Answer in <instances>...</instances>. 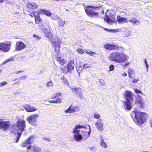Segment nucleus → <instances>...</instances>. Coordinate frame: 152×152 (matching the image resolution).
Returning a JSON list of instances; mask_svg holds the SVG:
<instances>
[{"label": "nucleus", "mask_w": 152, "mask_h": 152, "mask_svg": "<svg viewBox=\"0 0 152 152\" xmlns=\"http://www.w3.org/2000/svg\"><path fill=\"white\" fill-rule=\"evenodd\" d=\"M26 127V122L25 120H18L16 124V126H14L12 132L14 134L18 133L16 142H18L21 135L22 132L24 130Z\"/></svg>", "instance_id": "obj_1"}, {"label": "nucleus", "mask_w": 152, "mask_h": 152, "mask_svg": "<svg viewBox=\"0 0 152 152\" xmlns=\"http://www.w3.org/2000/svg\"><path fill=\"white\" fill-rule=\"evenodd\" d=\"M131 115L133 118H135V120L134 121L135 123L140 126L142 124L145 120L147 113L134 110L131 112Z\"/></svg>", "instance_id": "obj_2"}, {"label": "nucleus", "mask_w": 152, "mask_h": 152, "mask_svg": "<svg viewBox=\"0 0 152 152\" xmlns=\"http://www.w3.org/2000/svg\"><path fill=\"white\" fill-rule=\"evenodd\" d=\"M101 6L95 7L91 6H87L85 9V12L88 16L90 17L97 18L99 16V13L95 12L94 10H98Z\"/></svg>", "instance_id": "obj_3"}, {"label": "nucleus", "mask_w": 152, "mask_h": 152, "mask_svg": "<svg viewBox=\"0 0 152 152\" xmlns=\"http://www.w3.org/2000/svg\"><path fill=\"white\" fill-rule=\"evenodd\" d=\"M52 46L56 53L59 52L60 44L61 43L60 39L54 38L51 39Z\"/></svg>", "instance_id": "obj_4"}, {"label": "nucleus", "mask_w": 152, "mask_h": 152, "mask_svg": "<svg viewBox=\"0 0 152 152\" xmlns=\"http://www.w3.org/2000/svg\"><path fill=\"white\" fill-rule=\"evenodd\" d=\"M74 66V61L71 60L68 64L67 66L63 67L62 68V72L65 74L70 71L72 70Z\"/></svg>", "instance_id": "obj_5"}, {"label": "nucleus", "mask_w": 152, "mask_h": 152, "mask_svg": "<svg viewBox=\"0 0 152 152\" xmlns=\"http://www.w3.org/2000/svg\"><path fill=\"white\" fill-rule=\"evenodd\" d=\"M39 116L37 114H34L29 116L26 118L27 121L32 125H36V121L37 118Z\"/></svg>", "instance_id": "obj_6"}, {"label": "nucleus", "mask_w": 152, "mask_h": 152, "mask_svg": "<svg viewBox=\"0 0 152 152\" xmlns=\"http://www.w3.org/2000/svg\"><path fill=\"white\" fill-rule=\"evenodd\" d=\"M135 105L136 106L135 109H141L144 107L145 104L144 101L140 96L136 100Z\"/></svg>", "instance_id": "obj_7"}, {"label": "nucleus", "mask_w": 152, "mask_h": 152, "mask_svg": "<svg viewBox=\"0 0 152 152\" xmlns=\"http://www.w3.org/2000/svg\"><path fill=\"white\" fill-rule=\"evenodd\" d=\"M11 44L9 42H4L0 44V50L4 52H8L10 50Z\"/></svg>", "instance_id": "obj_8"}, {"label": "nucleus", "mask_w": 152, "mask_h": 152, "mask_svg": "<svg viewBox=\"0 0 152 152\" xmlns=\"http://www.w3.org/2000/svg\"><path fill=\"white\" fill-rule=\"evenodd\" d=\"M89 130L88 132L85 131H83L82 130H77V134H81L83 139L84 140L87 139L88 137L90 136V134L91 132L90 127L89 126Z\"/></svg>", "instance_id": "obj_9"}, {"label": "nucleus", "mask_w": 152, "mask_h": 152, "mask_svg": "<svg viewBox=\"0 0 152 152\" xmlns=\"http://www.w3.org/2000/svg\"><path fill=\"white\" fill-rule=\"evenodd\" d=\"M42 30L45 36L48 38H50L52 36V34L49 26L47 24L44 25Z\"/></svg>", "instance_id": "obj_10"}, {"label": "nucleus", "mask_w": 152, "mask_h": 152, "mask_svg": "<svg viewBox=\"0 0 152 152\" xmlns=\"http://www.w3.org/2000/svg\"><path fill=\"white\" fill-rule=\"evenodd\" d=\"M103 47L106 50H114L119 48V47L118 46L108 43L104 44Z\"/></svg>", "instance_id": "obj_11"}, {"label": "nucleus", "mask_w": 152, "mask_h": 152, "mask_svg": "<svg viewBox=\"0 0 152 152\" xmlns=\"http://www.w3.org/2000/svg\"><path fill=\"white\" fill-rule=\"evenodd\" d=\"M10 124V123L9 121L1 120L0 129H2L4 131H6L9 129Z\"/></svg>", "instance_id": "obj_12"}, {"label": "nucleus", "mask_w": 152, "mask_h": 152, "mask_svg": "<svg viewBox=\"0 0 152 152\" xmlns=\"http://www.w3.org/2000/svg\"><path fill=\"white\" fill-rule=\"evenodd\" d=\"M120 56V53L117 52H114L110 54L109 59L111 61L118 63Z\"/></svg>", "instance_id": "obj_13"}, {"label": "nucleus", "mask_w": 152, "mask_h": 152, "mask_svg": "<svg viewBox=\"0 0 152 152\" xmlns=\"http://www.w3.org/2000/svg\"><path fill=\"white\" fill-rule=\"evenodd\" d=\"M119 57L118 63H122L126 61L128 57L126 55L122 53H120Z\"/></svg>", "instance_id": "obj_14"}, {"label": "nucleus", "mask_w": 152, "mask_h": 152, "mask_svg": "<svg viewBox=\"0 0 152 152\" xmlns=\"http://www.w3.org/2000/svg\"><path fill=\"white\" fill-rule=\"evenodd\" d=\"M95 125L97 129L99 131H102L103 130V125L101 119H99L95 122Z\"/></svg>", "instance_id": "obj_15"}, {"label": "nucleus", "mask_w": 152, "mask_h": 152, "mask_svg": "<svg viewBox=\"0 0 152 152\" xmlns=\"http://www.w3.org/2000/svg\"><path fill=\"white\" fill-rule=\"evenodd\" d=\"M23 107L27 112H34L37 110L35 107L31 106L28 104L24 105Z\"/></svg>", "instance_id": "obj_16"}, {"label": "nucleus", "mask_w": 152, "mask_h": 152, "mask_svg": "<svg viewBox=\"0 0 152 152\" xmlns=\"http://www.w3.org/2000/svg\"><path fill=\"white\" fill-rule=\"evenodd\" d=\"M125 99L126 101H132L133 99L132 96V93L129 91H127L125 92L124 95Z\"/></svg>", "instance_id": "obj_17"}, {"label": "nucleus", "mask_w": 152, "mask_h": 152, "mask_svg": "<svg viewBox=\"0 0 152 152\" xmlns=\"http://www.w3.org/2000/svg\"><path fill=\"white\" fill-rule=\"evenodd\" d=\"M25 45L22 42H17L16 43V50H20L24 48Z\"/></svg>", "instance_id": "obj_18"}, {"label": "nucleus", "mask_w": 152, "mask_h": 152, "mask_svg": "<svg viewBox=\"0 0 152 152\" xmlns=\"http://www.w3.org/2000/svg\"><path fill=\"white\" fill-rule=\"evenodd\" d=\"M131 101H126L124 102V107L125 109L128 110H130L132 109Z\"/></svg>", "instance_id": "obj_19"}, {"label": "nucleus", "mask_w": 152, "mask_h": 152, "mask_svg": "<svg viewBox=\"0 0 152 152\" xmlns=\"http://www.w3.org/2000/svg\"><path fill=\"white\" fill-rule=\"evenodd\" d=\"M117 21L119 23H127L128 20L126 18L121 17L120 15H118L117 17Z\"/></svg>", "instance_id": "obj_20"}, {"label": "nucleus", "mask_w": 152, "mask_h": 152, "mask_svg": "<svg viewBox=\"0 0 152 152\" xmlns=\"http://www.w3.org/2000/svg\"><path fill=\"white\" fill-rule=\"evenodd\" d=\"M56 59L58 62L62 66L64 65L66 62V61L62 57H59L58 56H57Z\"/></svg>", "instance_id": "obj_21"}, {"label": "nucleus", "mask_w": 152, "mask_h": 152, "mask_svg": "<svg viewBox=\"0 0 152 152\" xmlns=\"http://www.w3.org/2000/svg\"><path fill=\"white\" fill-rule=\"evenodd\" d=\"M75 112V109L72 105H71L67 109L65 110L64 111V113L66 114H67L68 113H72Z\"/></svg>", "instance_id": "obj_22"}, {"label": "nucleus", "mask_w": 152, "mask_h": 152, "mask_svg": "<svg viewBox=\"0 0 152 152\" xmlns=\"http://www.w3.org/2000/svg\"><path fill=\"white\" fill-rule=\"evenodd\" d=\"M37 7V5L33 2H29L27 5V7L31 9L36 8Z\"/></svg>", "instance_id": "obj_23"}, {"label": "nucleus", "mask_w": 152, "mask_h": 152, "mask_svg": "<svg viewBox=\"0 0 152 152\" xmlns=\"http://www.w3.org/2000/svg\"><path fill=\"white\" fill-rule=\"evenodd\" d=\"M32 148L33 151L35 152H40L41 151V148L37 145H33Z\"/></svg>", "instance_id": "obj_24"}, {"label": "nucleus", "mask_w": 152, "mask_h": 152, "mask_svg": "<svg viewBox=\"0 0 152 152\" xmlns=\"http://www.w3.org/2000/svg\"><path fill=\"white\" fill-rule=\"evenodd\" d=\"M129 22L134 24H137L139 23V21L135 18H133L132 19L129 20Z\"/></svg>", "instance_id": "obj_25"}, {"label": "nucleus", "mask_w": 152, "mask_h": 152, "mask_svg": "<svg viewBox=\"0 0 152 152\" xmlns=\"http://www.w3.org/2000/svg\"><path fill=\"white\" fill-rule=\"evenodd\" d=\"M100 144L102 147L104 148H106L107 147L106 143L104 142L103 139H101V141L100 142Z\"/></svg>", "instance_id": "obj_26"}, {"label": "nucleus", "mask_w": 152, "mask_h": 152, "mask_svg": "<svg viewBox=\"0 0 152 152\" xmlns=\"http://www.w3.org/2000/svg\"><path fill=\"white\" fill-rule=\"evenodd\" d=\"M61 94V93H56L54 94L53 96H52L51 98L53 99H55V98L59 97Z\"/></svg>", "instance_id": "obj_27"}, {"label": "nucleus", "mask_w": 152, "mask_h": 152, "mask_svg": "<svg viewBox=\"0 0 152 152\" xmlns=\"http://www.w3.org/2000/svg\"><path fill=\"white\" fill-rule=\"evenodd\" d=\"M128 73L129 74V75L130 78H132V76H131L132 75H134L135 74V72L133 70H132L130 69L129 71L128 70Z\"/></svg>", "instance_id": "obj_28"}, {"label": "nucleus", "mask_w": 152, "mask_h": 152, "mask_svg": "<svg viewBox=\"0 0 152 152\" xmlns=\"http://www.w3.org/2000/svg\"><path fill=\"white\" fill-rule=\"evenodd\" d=\"M58 23L60 26H63L65 24V22L62 20L60 18L58 20Z\"/></svg>", "instance_id": "obj_29"}, {"label": "nucleus", "mask_w": 152, "mask_h": 152, "mask_svg": "<svg viewBox=\"0 0 152 152\" xmlns=\"http://www.w3.org/2000/svg\"><path fill=\"white\" fill-rule=\"evenodd\" d=\"M43 13L48 16H51L52 13L49 11L44 10L43 11Z\"/></svg>", "instance_id": "obj_30"}, {"label": "nucleus", "mask_w": 152, "mask_h": 152, "mask_svg": "<svg viewBox=\"0 0 152 152\" xmlns=\"http://www.w3.org/2000/svg\"><path fill=\"white\" fill-rule=\"evenodd\" d=\"M77 141H80L81 140L83 139L81 134H77Z\"/></svg>", "instance_id": "obj_31"}, {"label": "nucleus", "mask_w": 152, "mask_h": 152, "mask_svg": "<svg viewBox=\"0 0 152 152\" xmlns=\"http://www.w3.org/2000/svg\"><path fill=\"white\" fill-rule=\"evenodd\" d=\"M35 22L36 23V24L39 23L41 20V19H40V18L39 17V16H37V17H35Z\"/></svg>", "instance_id": "obj_32"}, {"label": "nucleus", "mask_w": 152, "mask_h": 152, "mask_svg": "<svg viewBox=\"0 0 152 152\" xmlns=\"http://www.w3.org/2000/svg\"><path fill=\"white\" fill-rule=\"evenodd\" d=\"M51 17L53 19L55 20L58 21V20L60 18L59 17H58L57 15H52Z\"/></svg>", "instance_id": "obj_33"}, {"label": "nucleus", "mask_w": 152, "mask_h": 152, "mask_svg": "<svg viewBox=\"0 0 152 152\" xmlns=\"http://www.w3.org/2000/svg\"><path fill=\"white\" fill-rule=\"evenodd\" d=\"M94 117L96 119H99L100 118V115L97 113H95L94 114Z\"/></svg>", "instance_id": "obj_34"}, {"label": "nucleus", "mask_w": 152, "mask_h": 152, "mask_svg": "<svg viewBox=\"0 0 152 152\" xmlns=\"http://www.w3.org/2000/svg\"><path fill=\"white\" fill-rule=\"evenodd\" d=\"M61 79L62 80L63 82L65 84H66L68 83L67 79L66 78H64V76L61 77Z\"/></svg>", "instance_id": "obj_35"}, {"label": "nucleus", "mask_w": 152, "mask_h": 152, "mask_svg": "<svg viewBox=\"0 0 152 152\" xmlns=\"http://www.w3.org/2000/svg\"><path fill=\"white\" fill-rule=\"evenodd\" d=\"M86 52L87 54H89V55H91V56H93L94 54H96L95 53L93 52H92L91 51H90L86 50Z\"/></svg>", "instance_id": "obj_36"}, {"label": "nucleus", "mask_w": 152, "mask_h": 152, "mask_svg": "<svg viewBox=\"0 0 152 152\" xmlns=\"http://www.w3.org/2000/svg\"><path fill=\"white\" fill-rule=\"evenodd\" d=\"M53 86V83L51 81H49L47 83L46 86L48 88L52 87Z\"/></svg>", "instance_id": "obj_37"}, {"label": "nucleus", "mask_w": 152, "mask_h": 152, "mask_svg": "<svg viewBox=\"0 0 152 152\" xmlns=\"http://www.w3.org/2000/svg\"><path fill=\"white\" fill-rule=\"evenodd\" d=\"M77 50L78 52L80 54H83L84 52V50L81 48H78Z\"/></svg>", "instance_id": "obj_38"}, {"label": "nucleus", "mask_w": 152, "mask_h": 152, "mask_svg": "<svg viewBox=\"0 0 152 152\" xmlns=\"http://www.w3.org/2000/svg\"><path fill=\"white\" fill-rule=\"evenodd\" d=\"M73 132L74 133V139L75 140H76V126L75 127Z\"/></svg>", "instance_id": "obj_39"}, {"label": "nucleus", "mask_w": 152, "mask_h": 152, "mask_svg": "<svg viewBox=\"0 0 152 152\" xmlns=\"http://www.w3.org/2000/svg\"><path fill=\"white\" fill-rule=\"evenodd\" d=\"M28 139H29V141H30V143H32L33 142L34 139V137H30L28 138Z\"/></svg>", "instance_id": "obj_40"}, {"label": "nucleus", "mask_w": 152, "mask_h": 152, "mask_svg": "<svg viewBox=\"0 0 152 152\" xmlns=\"http://www.w3.org/2000/svg\"><path fill=\"white\" fill-rule=\"evenodd\" d=\"M144 62L145 64L147 70H148V67H149V65L148 64V63H147V60L146 58H145L144 59Z\"/></svg>", "instance_id": "obj_41"}, {"label": "nucleus", "mask_w": 152, "mask_h": 152, "mask_svg": "<svg viewBox=\"0 0 152 152\" xmlns=\"http://www.w3.org/2000/svg\"><path fill=\"white\" fill-rule=\"evenodd\" d=\"M114 68H115V67H114V66L113 64L109 66L110 69L109 70V71H113L114 70Z\"/></svg>", "instance_id": "obj_42"}, {"label": "nucleus", "mask_w": 152, "mask_h": 152, "mask_svg": "<svg viewBox=\"0 0 152 152\" xmlns=\"http://www.w3.org/2000/svg\"><path fill=\"white\" fill-rule=\"evenodd\" d=\"M39 13L38 12H35L33 14H32V15H31V16L33 17V16H34V18H35V17H37V16H39Z\"/></svg>", "instance_id": "obj_43"}, {"label": "nucleus", "mask_w": 152, "mask_h": 152, "mask_svg": "<svg viewBox=\"0 0 152 152\" xmlns=\"http://www.w3.org/2000/svg\"><path fill=\"white\" fill-rule=\"evenodd\" d=\"M78 70H77V71L78 73H80V72L81 71H82V66H79L78 69Z\"/></svg>", "instance_id": "obj_44"}, {"label": "nucleus", "mask_w": 152, "mask_h": 152, "mask_svg": "<svg viewBox=\"0 0 152 152\" xmlns=\"http://www.w3.org/2000/svg\"><path fill=\"white\" fill-rule=\"evenodd\" d=\"M134 91L137 94H142V93L141 91L138 90L137 89H134Z\"/></svg>", "instance_id": "obj_45"}, {"label": "nucleus", "mask_w": 152, "mask_h": 152, "mask_svg": "<svg viewBox=\"0 0 152 152\" xmlns=\"http://www.w3.org/2000/svg\"><path fill=\"white\" fill-rule=\"evenodd\" d=\"M89 66H90L89 64H86L83 65V68L86 69L87 68L89 67Z\"/></svg>", "instance_id": "obj_46"}, {"label": "nucleus", "mask_w": 152, "mask_h": 152, "mask_svg": "<svg viewBox=\"0 0 152 152\" xmlns=\"http://www.w3.org/2000/svg\"><path fill=\"white\" fill-rule=\"evenodd\" d=\"M7 82H2L1 83H0V87H2L3 86H4L7 84Z\"/></svg>", "instance_id": "obj_47"}, {"label": "nucleus", "mask_w": 152, "mask_h": 152, "mask_svg": "<svg viewBox=\"0 0 152 152\" xmlns=\"http://www.w3.org/2000/svg\"><path fill=\"white\" fill-rule=\"evenodd\" d=\"M55 102L54 103H61V102L62 100L60 98H58L56 100H54Z\"/></svg>", "instance_id": "obj_48"}, {"label": "nucleus", "mask_w": 152, "mask_h": 152, "mask_svg": "<svg viewBox=\"0 0 152 152\" xmlns=\"http://www.w3.org/2000/svg\"><path fill=\"white\" fill-rule=\"evenodd\" d=\"M85 127L83 125H77V130L78 128H85Z\"/></svg>", "instance_id": "obj_49"}, {"label": "nucleus", "mask_w": 152, "mask_h": 152, "mask_svg": "<svg viewBox=\"0 0 152 152\" xmlns=\"http://www.w3.org/2000/svg\"><path fill=\"white\" fill-rule=\"evenodd\" d=\"M130 64V63L129 62H128L127 63H125V64H123L122 66L124 67L125 66H129Z\"/></svg>", "instance_id": "obj_50"}, {"label": "nucleus", "mask_w": 152, "mask_h": 152, "mask_svg": "<svg viewBox=\"0 0 152 152\" xmlns=\"http://www.w3.org/2000/svg\"><path fill=\"white\" fill-rule=\"evenodd\" d=\"M26 145L25 142H23L21 143L20 145L22 147H24L26 146Z\"/></svg>", "instance_id": "obj_51"}, {"label": "nucleus", "mask_w": 152, "mask_h": 152, "mask_svg": "<svg viewBox=\"0 0 152 152\" xmlns=\"http://www.w3.org/2000/svg\"><path fill=\"white\" fill-rule=\"evenodd\" d=\"M139 80L138 79H133L132 81V83H134L137 82L139 81Z\"/></svg>", "instance_id": "obj_52"}, {"label": "nucleus", "mask_w": 152, "mask_h": 152, "mask_svg": "<svg viewBox=\"0 0 152 152\" xmlns=\"http://www.w3.org/2000/svg\"><path fill=\"white\" fill-rule=\"evenodd\" d=\"M99 82L101 83V85H104V81L103 80L100 79L99 80Z\"/></svg>", "instance_id": "obj_53"}, {"label": "nucleus", "mask_w": 152, "mask_h": 152, "mask_svg": "<svg viewBox=\"0 0 152 152\" xmlns=\"http://www.w3.org/2000/svg\"><path fill=\"white\" fill-rule=\"evenodd\" d=\"M30 142H31L30 141H29V139H28V138L27 140L25 142L26 144L27 145L28 144H30Z\"/></svg>", "instance_id": "obj_54"}, {"label": "nucleus", "mask_w": 152, "mask_h": 152, "mask_svg": "<svg viewBox=\"0 0 152 152\" xmlns=\"http://www.w3.org/2000/svg\"><path fill=\"white\" fill-rule=\"evenodd\" d=\"M34 37H36V39L38 40H39L40 38L39 37V36L35 35H34Z\"/></svg>", "instance_id": "obj_55"}, {"label": "nucleus", "mask_w": 152, "mask_h": 152, "mask_svg": "<svg viewBox=\"0 0 152 152\" xmlns=\"http://www.w3.org/2000/svg\"><path fill=\"white\" fill-rule=\"evenodd\" d=\"M44 139L46 141H49V142L51 141V140L48 138H44Z\"/></svg>", "instance_id": "obj_56"}, {"label": "nucleus", "mask_w": 152, "mask_h": 152, "mask_svg": "<svg viewBox=\"0 0 152 152\" xmlns=\"http://www.w3.org/2000/svg\"><path fill=\"white\" fill-rule=\"evenodd\" d=\"M10 61H13L14 60V58L13 57H11V58H9Z\"/></svg>", "instance_id": "obj_57"}, {"label": "nucleus", "mask_w": 152, "mask_h": 152, "mask_svg": "<svg viewBox=\"0 0 152 152\" xmlns=\"http://www.w3.org/2000/svg\"><path fill=\"white\" fill-rule=\"evenodd\" d=\"M27 77V76H26L22 77H20V79H21L22 80H24V79H25Z\"/></svg>", "instance_id": "obj_58"}, {"label": "nucleus", "mask_w": 152, "mask_h": 152, "mask_svg": "<svg viewBox=\"0 0 152 152\" xmlns=\"http://www.w3.org/2000/svg\"><path fill=\"white\" fill-rule=\"evenodd\" d=\"M31 147L30 145H28V147H27V149L28 150H30L31 149Z\"/></svg>", "instance_id": "obj_59"}, {"label": "nucleus", "mask_w": 152, "mask_h": 152, "mask_svg": "<svg viewBox=\"0 0 152 152\" xmlns=\"http://www.w3.org/2000/svg\"><path fill=\"white\" fill-rule=\"evenodd\" d=\"M127 75V74L125 72H124L123 74H122V76L124 77L126 76Z\"/></svg>", "instance_id": "obj_60"}, {"label": "nucleus", "mask_w": 152, "mask_h": 152, "mask_svg": "<svg viewBox=\"0 0 152 152\" xmlns=\"http://www.w3.org/2000/svg\"><path fill=\"white\" fill-rule=\"evenodd\" d=\"M10 61L9 58L6 60L4 63V64H6Z\"/></svg>", "instance_id": "obj_61"}, {"label": "nucleus", "mask_w": 152, "mask_h": 152, "mask_svg": "<svg viewBox=\"0 0 152 152\" xmlns=\"http://www.w3.org/2000/svg\"><path fill=\"white\" fill-rule=\"evenodd\" d=\"M48 102L50 103H54L55 102L54 100H50Z\"/></svg>", "instance_id": "obj_62"}, {"label": "nucleus", "mask_w": 152, "mask_h": 152, "mask_svg": "<svg viewBox=\"0 0 152 152\" xmlns=\"http://www.w3.org/2000/svg\"><path fill=\"white\" fill-rule=\"evenodd\" d=\"M150 126L151 127H152V119L150 121Z\"/></svg>", "instance_id": "obj_63"}, {"label": "nucleus", "mask_w": 152, "mask_h": 152, "mask_svg": "<svg viewBox=\"0 0 152 152\" xmlns=\"http://www.w3.org/2000/svg\"><path fill=\"white\" fill-rule=\"evenodd\" d=\"M4 0H0V3H2Z\"/></svg>", "instance_id": "obj_64"}]
</instances>
